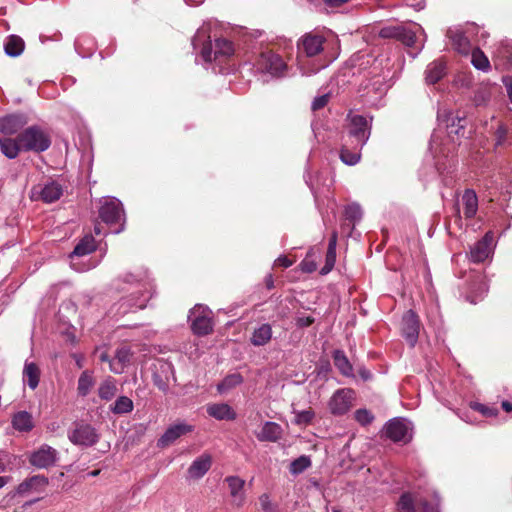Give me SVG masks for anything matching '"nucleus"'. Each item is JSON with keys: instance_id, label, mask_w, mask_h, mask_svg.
I'll use <instances>...</instances> for the list:
<instances>
[{"instance_id": "f257e3e1", "label": "nucleus", "mask_w": 512, "mask_h": 512, "mask_svg": "<svg viewBox=\"0 0 512 512\" xmlns=\"http://www.w3.org/2000/svg\"><path fill=\"white\" fill-rule=\"evenodd\" d=\"M438 119L445 123L448 139L453 145L449 147V144L443 142L442 136L438 132H434L430 140V150L435 156H446L455 149V136L457 138L464 136L466 119L451 112L439 114Z\"/></svg>"}, {"instance_id": "f03ea898", "label": "nucleus", "mask_w": 512, "mask_h": 512, "mask_svg": "<svg viewBox=\"0 0 512 512\" xmlns=\"http://www.w3.org/2000/svg\"><path fill=\"white\" fill-rule=\"evenodd\" d=\"M325 41L326 39L323 35L315 32L306 33L298 40V66L303 75L316 73L323 67L319 66L317 68L308 70L304 66L302 57H315L319 55L324 49Z\"/></svg>"}, {"instance_id": "7ed1b4c3", "label": "nucleus", "mask_w": 512, "mask_h": 512, "mask_svg": "<svg viewBox=\"0 0 512 512\" xmlns=\"http://www.w3.org/2000/svg\"><path fill=\"white\" fill-rule=\"evenodd\" d=\"M18 135L20 147L23 151L40 153L47 150L51 145L49 134L39 126H30Z\"/></svg>"}, {"instance_id": "20e7f679", "label": "nucleus", "mask_w": 512, "mask_h": 512, "mask_svg": "<svg viewBox=\"0 0 512 512\" xmlns=\"http://www.w3.org/2000/svg\"><path fill=\"white\" fill-rule=\"evenodd\" d=\"M347 119L349 137L353 138L354 146L362 149L371 134L372 117L349 113Z\"/></svg>"}, {"instance_id": "39448f33", "label": "nucleus", "mask_w": 512, "mask_h": 512, "mask_svg": "<svg viewBox=\"0 0 512 512\" xmlns=\"http://www.w3.org/2000/svg\"><path fill=\"white\" fill-rule=\"evenodd\" d=\"M254 66L258 72L268 73L272 76H282L287 69V64L276 53L270 50L261 52L255 62Z\"/></svg>"}, {"instance_id": "423d86ee", "label": "nucleus", "mask_w": 512, "mask_h": 512, "mask_svg": "<svg viewBox=\"0 0 512 512\" xmlns=\"http://www.w3.org/2000/svg\"><path fill=\"white\" fill-rule=\"evenodd\" d=\"M413 426L404 418H394L385 425L386 436L394 442L408 443L412 439Z\"/></svg>"}, {"instance_id": "0eeeda50", "label": "nucleus", "mask_w": 512, "mask_h": 512, "mask_svg": "<svg viewBox=\"0 0 512 512\" xmlns=\"http://www.w3.org/2000/svg\"><path fill=\"white\" fill-rule=\"evenodd\" d=\"M99 216L107 224L124 221V210L122 203L114 197H104L100 200Z\"/></svg>"}, {"instance_id": "6e6552de", "label": "nucleus", "mask_w": 512, "mask_h": 512, "mask_svg": "<svg viewBox=\"0 0 512 512\" xmlns=\"http://www.w3.org/2000/svg\"><path fill=\"white\" fill-rule=\"evenodd\" d=\"M63 194L62 185L50 180L42 184L34 186L31 190V197L34 200H41L45 203H53L57 201Z\"/></svg>"}, {"instance_id": "1a4fd4ad", "label": "nucleus", "mask_w": 512, "mask_h": 512, "mask_svg": "<svg viewBox=\"0 0 512 512\" xmlns=\"http://www.w3.org/2000/svg\"><path fill=\"white\" fill-rule=\"evenodd\" d=\"M210 314L211 311L201 305H197L191 310L189 318L195 334L207 335L212 332L213 325Z\"/></svg>"}, {"instance_id": "9d476101", "label": "nucleus", "mask_w": 512, "mask_h": 512, "mask_svg": "<svg viewBox=\"0 0 512 512\" xmlns=\"http://www.w3.org/2000/svg\"><path fill=\"white\" fill-rule=\"evenodd\" d=\"M478 30L475 24L468 25L465 30L460 28H450L447 36L451 40L452 46L459 53L467 55L471 51L470 36Z\"/></svg>"}, {"instance_id": "9b49d317", "label": "nucleus", "mask_w": 512, "mask_h": 512, "mask_svg": "<svg viewBox=\"0 0 512 512\" xmlns=\"http://www.w3.org/2000/svg\"><path fill=\"white\" fill-rule=\"evenodd\" d=\"M355 393L352 389H338L330 398L329 409L333 415H343L353 406Z\"/></svg>"}, {"instance_id": "f8f14e48", "label": "nucleus", "mask_w": 512, "mask_h": 512, "mask_svg": "<svg viewBox=\"0 0 512 512\" xmlns=\"http://www.w3.org/2000/svg\"><path fill=\"white\" fill-rule=\"evenodd\" d=\"M57 456L56 449L43 444L30 455L29 462L37 468H48L55 464Z\"/></svg>"}, {"instance_id": "ddd939ff", "label": "nucleus", "mask_w": 512, "mask_h": 512, "mask_svg": "<svg viewBox=\"0 0 512 512\" xmlns=\"http://www.w3.org/2000/svg\"><path fill=\"white\" fill-rule=\"evenodd\" d=\"M69 440L75 445L92 446L98 441V434L91 425L80 424L69 433Z\"/></svg>"}, {"instance_id": "4468645a", "label": "nucleus", "mask_w": 512, "mask_h": 512, "mask_svg": "<svg viewBox=\"0 0 512 512\" xmlns=\"http://www.w3.org/2000/svg\"><path fill=\"white\" fill-rule=\"evenodd\" d=\"M493 233L487 232L484 237L476 242L470 250V260L475 263H480L486 260L493 249Z\"/></svg>"}, {"instance_id": "2eb2a0df", "label": "nucleus", "mask_w": 512, "mask_h": 512, "mask_svg": "<svg viewBox=\"0 0 512 512\" xmlns=\"http://www.w3.org/2000/svg\"><path fill=\"white\" fill-rule=\"evenodd\" d=\"M401 330L404 338L413 347L418 339L419 319L412 310L407 311L403 315Z\"/></svg>"}, {"instance_id": "dca6fc26", "label": "nucleus", "mask_w": 512, "mask_h": 512, "mask_svg": "<svg viewBox=\"0 0 512 512\" xmlns=\"http://www.w3.org/2000/svg\"><path fill=\"white\" fill-rule=\"evenodd\" d=\"M194 427L186 423H176L169 426L164 434L158 439L157 446L165 448L174 443L181 436L192 432Z\"/></svg>"}, {"instance_id": "f3484780", "label": "nucleus", "mask_w": 512, "mask_h": 512, "mask_svg": "<svg viewBox=\"0 0 512 512\" xmlns=\"http://www.w3.org/2000/svg\"><path fill=\"white\" fill-rule=\"evenodd\" d=\"M192 45L194 49L201 47L200 54L205 62H211L215 59L210 36L208 35V29L205 26H202L197 30L192 40Z\"/></svg>"}, {"instance_id": "a211bd4d", "label": "nucleus", "mask_w": 512, "mask_h": 512, "mask_svg": "<svg viewBox=\"0 0 512 512\" xmlns=\"http://www.w3.org/2000/svg\"><path fill=\"white\" fill-rule=\"evenodd\" d=\"M149 300V296L145 293H141L140 291H135L130 294V296L121 299L118 303V313L126 314L130 311H134L137 309H143L146 307V304Z\"/></svg>"}, {"instance_id": "6ab92c4d", "label": "nucleus", "mask_w": 512, "mask_h": 512, "mask_svg": "<svg viewBox=\"0 0 512 512\" xmlns=\"http://www.w3.org/2000/svg\"><path fill=\"white\" fill-rule=\"evenodd\" d=\"M26 124V118L21 114L7 115L0 119L1 137H9L18 133Z\"/></svg>"}, {"instance_id": "aec40b11", "label": "nucleus", "mask_w": 512, "mask_h": 512, "mask_svg": "<svg viewBox=\"0 0 512 512\" xmlns=\"http://www.w3.org/2000/svg\"><path fill=\"white\" fill-rule=\"evenodd\" d=\"M212 457L204 453L197 457L189 466L187 470V477L189 479L197 480L202 478L211 468Z\"/></svg>"}, {"instance_id": "412c9836", "label": "nucleus", "mask_w": 512, "mask_h": 512, "mask_svg": "<svg viewBox=\"0 0 512 512\" xmlns=\"http://www.w3.org/2000/svg\"><path fill=\"white\" fill-rule=\"evenodd\" d=\"M228 484L232 504L236 507L243 506L245 502L244 485L245 481L238 476H228L225 478Z\"/></svg>"}, {"instance_id": "4be33fe9", "label": "nucleus", "mask_w": 512, "mask_h": 512, "mask_svg": "<svg viewBox=\"0 0 512 512\" xmlns=\"http://www.w3.org/2000/svg\"><path fill=\"white\" fill-rule=\"evenodd\" d=\"M282 434L283 429L279 424L267 421L263 424L261 431L257 433L256 437L262 442H276L281 439Z\"/></svg>"}, {"instance_id": "5701e85b", "label": "nucleus", "mask_w": 512, "mask_h": 512, "mask_svg": "<svg viewBox=\"0 0 512 512\" xmlns=\"http://www.w3.org/2000/svg\"><path fill=\"white\" fill-rule=\"evenodd\" d=\"M206 411L209 416L216 420H234L236 413L232 407L226 403H215L207 406Z\"/></svg>"}, {"instance_id": "b1692460", "label": "nucleus", "mask_w": 512, "mask_h": 512, "mask_svg": "<svg viewBox=\"0 0 512 512\" xmlns=\"http://www.w3.org/2000/svg\"><path fill=\"white\" fill-rule=\"evenodd\" d=\"M48 484V479L45 476L35 475L21 484L17 488L19 494H25L29 491L42 492Z\"/></svg>"}, {"instance_id": "393cba45", "label": "nucleus", "mask_w": 512, "mask_h": 512, "mask_svg": "<svg viewBox=\"0 0 512 512\" xmlns=\"http://www.w3.org/2000/svg\"><path fill=\"white\" fill-rule=\"evenodd\" d=\"M446 74V65L441 60H436L427 66L425 80L428 84H435Z\"/></svg>"}, {"instance_id": "a878e982", "label": "nucleus", "mask_w": 512, "mask_h": 512, "mask_svg": "<svg viewBox=\"0 0 512 512\" xmlns=\"http://www.w3.org/2000/svg\"><path fill=\"white\" fill-rule=\"evenodd\" d=\"M12 426L19 432H29L33 429V418L27 411H19L12 417Z\"/></svg>"}, {"instance_id": "bb28decb", "label": "nucleus", "mask_w": 512, "mask_h": 512, "mask_svg": "<svg viewBox=\"0 0 512 512\" xmlns=\"http://www.w3.org/2000/svg\"><path fill=\"white\" fill-rule=\"evenodd\" d=\"M40 380V369L34 362H25L23 369V382L32 390L36 389Z\"/></svg>"}, {"instance_id": "cd10ccee", "label": "nucleus", "mask_w": 512, "mask_h": 512, "mask_svg": "<svg viewBox=\"0 0 512 512\" xmlns=\"http://www.w3.org/2000/svg\"><path fill=\"white\" fill-rule=\"evenodd\" d=\"M25 43L17 35H10L4 43L5 53L10 57H17L24 51Z\"/></svg>"}, {"instance_id": "c85d7f7f", "label": "nucleus", "mask_w": 512, "mask_h": 512, "mask_svg": "<svg viewBox=\"0 0 512 512\" xmlns=\"http://www.w3.org/2000/svg\"><path fill=\"white\" fill-rule=\"evenodd\" d=\"M272 338V328L269 324H262L254 330L251 343L254 346H263L267 344Z\"/></svg>"}, {"instance_id": "c756f323", "label": "nucleus", "mask_w": 512, "mask_h": 512, "mask_svg": "<svg viewBox=\"0 0 512 512\" xmlns=\"http://www.w3.org/2000/svg\"><path fill=\"white\" fill-rule=\"evenodd\" d=\"M464 214L467 218L475 216L478 209V198L473 190H466L462 196Z\"/></svg>"}, {"instance_id": "7c9ffc66", "label": "nucleus", "mask_w": 512, "mask_h": 512, "mask_svg": "<svg viewBox=\"0 0 512 512\" xmlns=\"http://www.w3.org/2000/svg\"><path fill=\"white\" fill-rule=\"evenodd\" d=\"M96 249L95 240L92 235H85L76 245L70 257L84 256L92 253Z\"/></svg>"}, {"instance_id": "2f4dec72", "label": "nucleus", "mask_w": 512, "mask_h": 512, "mask_svg": "<svg viewBox=\"0 0 512 512\" xmlns=\"http://www.w3.org/2000/svg\"><path fill=\"white\" fill-rule=\"evenodd\" d=\"M95 384V380L91 371H84L78 379L77 391L80 396H87Z\"/></svg>"}, {"instance_id": "473e14b6", "label": "nucleus", "mask_w": 512, "mask_h": 512, "mask_svg": "<svg viewBox=\"0 0 512 512\" xmlns=\"http://www.w3.org/2000/svg\"><path fill=\"white\" fill-rule=\"evenodd\" d=\"M243 382V377L239 373H233L227 375L218 385L217 391L220 394H224L229 390L235 388Z\"/></svg>"}, {"instance_id": "72a5a7b5", "label": "nucleus", "mask_w": 512, "mask_h": 512, "mask_svg": "<svg viewBox=\"0 0 512 512\" xmlns=\"http://www.w3.org/2000/svg\"><path fill=\"white\" fill-rule=\"evenodd\" d=\"M333 361L335 366L339 369V371L345 376L352 375V365L350 364L348 358L345 353L341 350H336L333 354Z\"/></svg>"}, {"instance_id": "f704fd0d", "label": "nucleus", "mask_w": 512, "mask_h": 512, "mask_svg": "<svg viewBox=\"0 0 512 512\" xmlns=\"http://www.w3.org/2000/svg\"><path fill=\"white\" fill-rule=\"evenodd\" d=\"M117 392V387L115 380L113 378H108L104 380L99 388H98V395L103 400H111Z\"/></svg>"}, {"instance_id": "c9c22d12", "label": "nucleus", "mask_w": 512, "mask_h": 512, "mask_svg": "<svg viewBox=\"0 0 512 512\" xmlns=\"http://www.w3.org/2000/svg\"><path fill=\"white\" fill-rule=\"evenodd\" d=\"M471 63L478 70L488 71L490 69L487 56L478 48L472 50Z\"/></svg>"}, {"instance_id": "e433bc0d", "label": "nucleus", "mask_w": 512, "mask_h": 512, "mask_svg": "<svg viewBox=\"0 0 512 512\" xmlns=\"http://www.w3.org/2000/svg\"><path fill=\"white\" fill-rule=\"evenodd\" d=\"M133 401L126 397L120 396L116 399L115 403L111 406V411L114 414H126L133 410Z\"/></svg>"}, {"instance_id": "4c0bfd02", "label": "nucleus", "mask_w": 512, "mask_h": 512, "mask_svg": "<svg viewBox=\"0 0 512 512\" xmlns=\"http://www.w3.org/2000/svg\"><path fill=\"white\" fill-rule=\"evenodd\" d=\"M294 423L299 426H307L309 425L315 417V413L312 409L297 411L293 410Z\"/></svg>"}, {"instance_id": "58836bf2", "label": "nucleus", "mask_w": 512, "mask_h": 512, "mask_svg": "<svg viewBox=\"0 0 512 512\" xmlns=\"http://www.w3.org/2000/svg\"><path fill=\"white\" fill-rule=\"evenodd\" d=\"M357 151H350L346 146H343L340 152V159L347 165H355L360 161L361 154L360 148Z\"/></svg>"}, {"instance_id": "ea45409f", "label": "nucleus", "mask_w": 512, "mask_h": 512, "mask_svg": "<svg viewBox=\"0 0 512 512\" xmlns=\"http://www.w3.org/2000/svg\"><path fill=\"white\" fill-rule=\"evenodd\" d=\"M233 53V45L226 39H217L215 41L214 58L219 56H229Z\"/></svg>"}, {"instance_id": "a19ab883", "label": "nucleus", "mask_w": 512, "mask_h": 512, "mask_svg": "<svg viewBox=\"0 0 512 512\" xmlns=\"http://www.w3.org/2000/svg\"><path fill=\"white\" fill-rule=\"evenodd\" d=\"M397 509L399 512H415L414 500L410 493L401 495L397 503Z\"/></svg>"}, {"instance_id": "79ce46f5", "label": "nucleus", "mask_w": 512, "mask_h": 512, "mask_svg": "<svg viewBox=\"0 0 512 512\" xmlns=\"http://www.w3.org/2000/svg\"><path fill=\"white\" fill-rule=\"evenodd\" d=\"M311 465V461L307 456H300L294 460L290 465L292 474H300Z\"/></svg>"}, {"instance_id": "37998d69", "label": "nucleus", "mask_w": 512, "mask_h": 512, "mask_svg": "<svg viewBox=\"0 0 512 512\" xmlns=\"http://www.w3.org/2000/svg\"><path fill=\"white\" fill-rule=\"evenodd\" d=\"M470 407L473 410L480 412L482 415L486 417L496 416L498 413V409L496 407L487 406L479 402H472L470 404Z\"/></svg>"}, {"instance_id": "c03bdc74", "label": "nucleus", "mask_w": 512, "mask_h": 512, "mask_svg": "<svg viewBox=\"0 0 512 512\" xmlns=\"http://www.w3.org/2000/svg\"><path fill=\"white\" fill-rule=\"evenodd\" d=\"M398 40L408 47L414 46L416 42V32L402 26V31Z\"/></svg>"}, {"instance_id": "a18cd8bd", "label": "nucleus", "mask_w": 512, "mask_h": 512, "mask_svg": "<svg viewBox=\"0 0 512 512\" xmlns=\"http://www.w3.org/2000/svg\"><path fill=\"white\" fill-rule=\"evenodd\" d=\"M345 216L351 221H358L362 217V209L359 204L352 203L345 208Z\"/></svg>"}, {"instance_id": "49530a36", "label": "nucleus", "mask_w": 512, "mask_h": 512, "mask_svg": "<svg viewBox=\"0 0 512 512\" xmlns=\"http://www.w3.org/2000/svg\"><path fill=\"white\" fill-rule=\"evenodd\" d=\"M401 31H402V26H387L380 30L379 35L382 38L398 39Z\"/></svg>"}, {"instance_id": "de8ad7c7", "label": "nucleus", "mask_w": 512, "mask_h": 512, "mask_svg": "<svg viewBox=\"0 0 512 512\" xmlns=\"http://www.w3.org/2000/svg\"><path fill=\"white\" fill-rule=\"evenodd\" d=\"M335 260H336V249H333V247L331 249L328 248L327 254H326V263L321 270V274L329 273L335 264Z\"/></svg>"}, {"instance_id": "09e8293b", "label": "nucleus", "mask_w": 512, "mask_h": 512, "mask_svg": "<svg viewBox=\"0 0 512 512\" xmlns=\"http://www.w3.org/2000/svg\"><path fill=\"white\" fill-rule=\"evenodd\" d=\"M355 419L361 425H368L373 421L374 417L367 409H359L355 412Z\"/></svg>"}, {"instance_id": "8fccbe9b", "label": "nucleus", "mask_w": 512, "mask_h": 512, "mask_svg": "<svg viewBox=\"0 0 512 512\" xmlns=\"http://www.w3.org/2000/svg\"><path fill=\"white\" fill-rule=\"evenodd\" d=\"M312 254L309 252L301 262V270L306 273H312L317 269L316 262L311 258Z\"/></svg>"}, {"instance_id": "3c124183", "label": "nucleus", "mask_w": 512, "mask_h": 512, "mask_svg": "<svg viewBox=\"0 0 512 512\" xmlns=\"http://www.w3.org/2000/svg\"><path fill=\"white\" fill-rule=\"evenodd\" d=\"M131 352L128 348L122 347L117 350L115 358L123 366H126L130 362Z\"/></svg>"}, {"instance_id": "603ef678", "label": "nucleus", "mask_w": 512, "mask_h": 512, "mask_svg": "<svg viewBox=\"0 0 512 512\" xmlns=\"http://www.w3.org/2000/svg\"><path fill=\"white\" fill-rule=\"evenodd\" d=\"M259 501L264 512H279L278 507L271 503L267 494L261 495Z\"/></svg>"}, {"instance_id": "864d4df0", "label": "nucleus", "mask_w": 512, "mask_h": 512, "mask_svg": "<svg viewBox=\"0 0 512 512\" xmlns=\"http://www.w3.org/2000/svg\"><path fill=\"white\" fill-rule=\"evenodd\" d=\"M490 94L486 89H480L475 93L474 103L477 106L484 105L489 101Z\"/></svg>"}, {"instance_id": "5fc2aeb1", "label": "nucleus", "mask_w": 512, "mask_h": 512, "mask_svg": "<svg viewBox=\"0 0 512 512\" xmlns=\"http://www.w3.org/2000/svg\"><path fill=\"white\" fill-rule=\"evenodd\" d=\"M329 98V94H323L321 96L316 97L312 102V110L316 111L325 107L329 102Z\"/></svg>"}, {"instance_id": "6e6d98bb", "label": "nucleus", "mask_w": 512, "mask_h": 512, "mask_svg": "<svg viewBox=\"0 0 512 512\" xmlns=\"http://www.w3.org/2000/svg\"><path fill=\"white\" fill-rule=\"evenodd\" d=\"M507 129L504 125H500L496 131V145H502L506 139Z\"/></svg>"}, {"instance_id": "4d7b16f0", "label": "nucleus", "mask_w": 512, "mask_h": 512, "mask_svg": "<svg viewBox=\"0 0 512 512\" xmlns=\"http://www.w3.org/2000/svg\"><path fill=\"white\" fill-rule=\"evenodd\" d=\"M314 322L311 316H301L296 319V324L299 327H308Z\"/></svg>"}, {"instance_id": "13d9d810", "label": "nucleus", "mask_w": 512, "mask_h": 512, "mask_svg": "<svg viewBox=\"0 0 512 512\" xmlns=\"http://www.w3.org/2000/svg\"><path fill=\"white\" fill-rule=\"evenodd\" d=\"M124 367L121 363H119L116 359L110 361V370L115 374H120L123 372Z\"/></svg>"}, {"instance_id": "bf43d9fd", "label": "nucleus", "mask_w": 512, "mask_h": 512, "mask_svg": "<svg viewBox=\"0 0 512 512\" xmlns=\"http://www.w3.org/2000/svg\"><path fill=\"white\" fill-rule=\"evenodd\" d=\"M292 264H293V262L290 259H288L287 257H285V256H280V257H278L275 260V265L281 266V267H284V268H288Z\"/></svg>"}, {"instance_id": "052dcab7", "label": "nucleus", "mask_w": 512, "mask_h": 512, "mask_svg": "<svg viewBox=\"0 0 512 512\" xmlns=\"http://www.w3.org/2000/svg\"><path fill=\"white\" fill-rule=\"evenodd\" d=\"M503 83L506 87L510 102L512 103V78L507 76L503 78Z\"/></svg>"}, {"instance_id": "680f3d73", "label": "nucleus", "mask_w": 512, "mask_h": 512, "mask_svg": "<svg viewBox=\"0 0 512 512\" xmlns=\"http://www.w3.org/2000/svg\"><path fill=\"white\" fill-rule=\"evenodd\" d=\"M324 3L330 7H340L344 3H346L348 0H323Z\"/></svg>"}, {"instance_id": "e2e57ef3", "label": "nucleus", "mask_w": 512, "mask_h": 512, "mask_svg": "<svg viewBox=\"0 0 512 512\" xmlns=\"http://www.w3.org/2000/svg\"><path fill=\"white\" fill-rule=\"evenodd\" d=\"M423 512H438L437 507L430 506L427 502H423Z\"/></svg>"}, {"instance_id": "0e129e2a", "label": "nucleus", "mask_w": 512, "mask_h": 512, "mask_svg": "<svg viewBox=\"0 0 512 512\" xmlns=\"http://www.w3.org/2000/svg\"><path fill=\"white\" fill-rule=\"evenodd\" d=\"M336 242H337V235H336V233H333L332 237L329 240L328 248L331 249L333 247V249H336Z\"/></svg>"}, {"instance_id": "69168bd1", "label": "nucleus", "mask_w": 512, "mask_h": 512, "mask_svg": "<svg viewBox=\"0 0 512 512\" xmlns=\"http://www.w3.org/2000/svg\"><path fill=\"white\" fill-rule=\"evenodd\" d=\"M502 408L506 411V412H511L512 411V403L508 402V401H503L502 402Z\"/></svg>"}, {"instance_id": "338daca9", "label": "nucleus", "mask_w": 512, "mask_h": 512, "mask_svg": "<svg viewBox=\"0 0 512 512\" xmlns=\"http://www.w3.org/2000/svg\"><path fill=\"white\" fill-rule=\"evenodd\" d=\"M155 384L159 387V389L163 391H165L167 388L166 384L162 380L158 381L157 379H155Z\"/></svg>"}, {"instance_id": "774afa93", "label": "nucleus", "mask_w": 512, "mask_h": 512, "mask_svg": "<svg viewBox=\"0 0 512 512\" xmlns=\"http://www.w3.org/2000/svg\"><path fill=\"white\" fill-rule=\"evenodd\" d=\"M9 479V477L0 476V489L8 483Z\"/></svg>"}]
</instances>
